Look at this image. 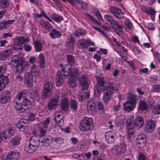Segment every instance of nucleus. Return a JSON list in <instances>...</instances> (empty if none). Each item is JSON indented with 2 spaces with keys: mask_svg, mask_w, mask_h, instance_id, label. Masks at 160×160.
<instances>
[{
  "mask_svg": "<svg viewBox=\"0 0 160 160\" xmlns=\"http://www.w3.org/2000/svg\"><path fill=\"white\" fill-rule=\"evenodd\" d=\"M77 78L74 76H70L68 78V83L70 87L73 88L77 85Z\"/></svg>",
  "mask_w": 160,
  "mask_h": 160,
  "instance_id": "obj_29",
  "label": "nucleus"
},
{
  "mask_svg": "<svg viewBox=\"0 0 160 160\" xmlns=\"http://www.w3.org/2000/svg\"><path fill=\"white\" fill-rule=\"evenodd\" d=\"M87 18L88 19H90L92 20V21L95 22L98 24L100 25L101 24V23L97 20H96L92 16L89 14H87Z\"/></svg>",
  "mask_w": 160,
  "mask_h": 160,
  "instance_id": "obj_61",
  "label": "nucleus"
},
{
  "mask_svg": "<svg viewBox=\"0 0 160 160\" xmlns=\"http://www.w3.org/2000/svg\"><path fill=\"white\" fill-rule=\"evenodd\" d=\"M104 18L105 20L109 23L111 25L116 20L113 19V17L111 15L109 14L105 15Z\"/></svg>",
  "mask_w": 160,
  "mask_h": 160,
  "instance_id": "obj_43",
  "label": "nucleus"
},
{
  "mask_svg": "<svg viewBox=\"0 0 160 160\" xmlns=\"http://www.w3.org/2000/svg\"><path fill=\"white\" fill-rule=\"evenodd\" d=\"M7 65L6 64H3L0 66V75L3 74L6 70Z\"/></svg>",
  "mask_w": 160,
  "mask_h": 160,
  "instance_id": "obj_55",
  "label": "nucleus"
},
{
  "mask_svg": "<svg viewBox=\"0 0 160 160\" xmlns=\"http://www.w3.org/2000/svg\"><path fill=\"white\" fill-rule=\"evenodd\" d=\"M22 57H21L20 55H16L12 58V60L14 61L15 62L18 63L22 60Z\"/></svg>",
  "mask_w": 160,
  "mask_h": 160,
  "instance_id": "obj_48",
  "label": "nucleus"
},
{
  "mask_svg": "<svg viewBox=\"0 0 160 160\" xmlns=\"http://www.w3.org/2000/svg\"><path fill=\"white\" fill-rule=\"evenodd\" d=\"M156 127V122L151 119H149L147 122L144 130L147 133H151L154 131Z\"/></svg>",
  "mask_w": 160,
  "mask_h": 160,
  "instance_id": "obj_11",
  "label": "nucleus"
},
{
  "mask_svg": "<svg viewBox=\"0 0 160 160\" xmlns=\"http://www.w3.org/2000/svg\"><path fill=\"white\" fill-rule=\"evenodd\" d=\"M40 24L46 30H49L52 28L51 24L47 21H41Z\"/></svg>",
  "mask_w": 160,
  "mask_h": 160,
  "instance_id": "obj_41",
  "label": "nucleus"
},
{
  "mask_svg": "<svg viewBox=\"0 0 160 160\" xmlns=\"http://www.w3.org/2000/svg\"><path fill=\"white\" fill-rule=\"evenodd\" d=\"M103 90L95 87L94 89V94L95 97H98L101 95Z\"/></svg>",
  "mask_w": 160,
  "mask_h": 160,
  "instance_id": "obj_49",
  "label": "nucleus"
},
{
  "mask_svg": "<svg viewBox=\"0 0 160 160\" xmlns=\"http://www.w3.org/2000/svg\"><path fill=\"white\" fill-rule=\"evenodd\" d=\"M144 124V120L142 117L141 116L137 117L134 120L133 124L134 127L140 128H141Z\"/></svg>",
  "mask_w": 160,
  "mask_h": 160,
  "instance_id": "obj_19",
  "label": "nucleus"
},
{
  "mask_svg": "<svg viewBox=\"0 0 160 160\" xmlns=\"http://www.w3.org/2000/svg\"><path fill=\"white\" fill-rule=\"evenodd\" d=\"M135 105L134 104L127 101L124 103L123 107L125 111L129 112L133 109Z\"/></svg>",
  "mask_w": 160,
  "mask_h": 160,
  "instance_id": "obj_30",
  "label": "nucleus"
},
{
  "mask_svg": "<svg viewBox=\"0 0 160 160\" xmlns=\"http://www.w3.org/2000/svg\"><path fill=\"white\" fill-rule=\"evenodd\" d=\"M118 88L115 87V84L113 82L108 83L107 85L104 87L103 91L108 92L113 94L114 91H117Z\"/></svg>",
  "mask_w": 160,
  "mask_h": 160,
  "instance_id": "obj_17",
  "label": "nucleus"
},
{
  "mask_svg": "<svg viewBox=\"0 0 160 160\" xmlns=\"http://www.w3.org/2000/svg\"><path fill=\"white\" fill-rule=\"evenodd\" d=\"M27 94L21 92L17 95L14 100V108L19 116L24 117L26 115V111L28 110L32 104V102L26 98Z\"/></svg>",
  "mask_w": 160,
  "mask_h": 160,
  "instance_id": "obj_1",
  "label": "nucleus"
},
{
  "mask_svg": "<svg viewBox=\"0 0 160 160\" xmlns=\"http://www.w3.org/2000/svg\"><path fill=\"white\" fill-rule=\"evenodd\" d=\"M20 139L18 137H15L12 139V144L13 145H17L19 143Z\"/></svg>",
  "mask_w": 160,
  "mask_h": 160,
  "instance_id": "obj_50",
  "label": "nucleus"
},
{
  "mask_svg": "<svg viewBox=\"0 0 160 160\" xmlns=\"http://www.w3.org/2000/svg\"><path fill=\"white\" fill-rule=\"evenodd\" d=\"M105 83V82L104 79L99 77L97 79V83L95 87L103 90Z\"/></svg>",
  "mask_w": 160,
  "mask_h": 160,
  "instance_id": "obj_34",
  "label": "nucleus"
},
{
  "mask_svg": "<svg viewBox=\"0 0 160 160\" xmlns=\"http://www.w3.org/2000/svg\"><path fill=\"white\" fill-rule=\"evenodd\" d=\"M110 12L118 19H121L124 17L123 13L122 11L117 8L111 7L110 9Z\"/></svg>",
  "mask_w": 160,
  "mask_h": 160,
  "instance_id": "obj_14",
  "label": "nucleus"
},
{
  "mask_svg": "<svg viewBox=\"0 0 160 160\" xmlns=\"http://www.w3.org/2000/svg\"><path fill=\"white\" fill-rule=\"evenodd\" d=\"M92 119L88 117H83L81 121L79 128L83 132H87L91 130L92 128Z\"/></svg>",
  "mask_w": 160,
  "mask_h": 160,
  "instance_id": "obj_5",
  "label": "nucleus"
},
{
  "mask_svg": "<svg viewBox=\"0 0 160 160\" xmlns=\"http://www.w3.org/2000/svg\"><path fill=\"white\" fill-rule=\"evenodd\" d=\"M61 108L63 111H67L68 110L69 106V103L68 99L64 98L61 100V103L60 105Z\"/></svg>",
  "mask_w": 160,
  "mask_h": 160,
  "instance_id": "obj_24",
  "label": "nucleus"
},
{
  "mask_svg": "<svg viewBox=\"0 0 160 160\" xmlns=\"http://www.w3.org/2000/svg\"><path fill=\"white\" fill-rule=\"evenodd\" d=\"M87 40L86 39H81L78 40V45L79 48L82 49L87 48L88 45L87 43Z\"/></svg>",
  "mask_w": 160,
  "mask_h": 160,
  "instance_id": "obj_35",
  "label": "nucleus"
},
{
  "mask_svg": "<svg viewBox=\"0 0 160 160\" xmlns=\"http://www.w3.org/2000/svg\"><path fill=\"white\" fill-rule=\"evenodd\" d=\"M22 68L21 65H18L15 68V75H20L23 72Z\"/></svg>",
  "mask_w": 160,
  "mask_h": 160,
  "instance_id": "obj_54",
  "label": "nucleus"
},
{
  "mask_svg": "<svg viewBox=\"0 0 160 160\" xmlns=\"http://www.w3.org/2000/svg\"><path fill=\"white\" fill-rule=\"evenodd\" d=\"M31 74L28 72H26L25 74L24 79L27 85L32 87L33 84L32 76L34 77L39 76L41 74V72L40 70L37 68L35 64H33L31 67Z\"/></svg>",
  "mask_w": 160,
  "mask_h": 160,
  "instance_id": "obj_4",
  "label": "nucleus"
},
{
  "mask_svg": "<svg viewBox=\"0 0 160 160\" xmlns=\"http://www.w3.org/2000/svg\"><path fill=\"white\" fill-rule=\"evenodd\" d=\"M64 117L63 113L62 112L57 111L55 114L54 120L56 124L59 127H62L64 123Z\"/></svg>",
  "mask_w": 160,
  "mask_h": 160,
  "instance_id": "obj_9",
  "label": "nucleus"
},
{
  "mask_svg": "<svg viewBox=\"0 0 160 160\" xmlns=\"http://www.w3.org/2000/svg\"><path fill=\"white\" fill-rule=\"evenodd\" d=\"M49 35L53 39H55L56 38H59L62 36L61 32L55 29H53L49 33Z\"/></svg>",
  "mask_w": 160,
  "mask_h": 160,
  "instance_id": "obj_27",
  "label": "nucleus"
},
{
  "mask_svg": "<svg viewBox=\"0 0 160 160\" xmlns=\"http://www.w3.org/2000/svg\"><path fill=\"white\" fill-rule=\"evenodd\" d=\"M148 105L146 102L143 100H140L138 103V109L144 111L147 110Z\"/></svg>",
  "mask_w": 160,
  "mask_h": 160,
  "instance_id": "obj_33",
  "label": "nucleus"
},
{
  "mask_svg": "<svg viewBox=\"0 0 160 160\" xmlns=\"http://www.w3.org/2000/svg\"><path fill=\"white\" fill-rule=\"evenodd\" d=\"M152 90L157 93L160 92V84H156L152 86Z\"/></svg>",
  "mask_w": 160,
  "mask_h": 160,
  "instance_id": "obj_52",
  "label": "nucleus"
},
{
  "mask_svg": "<svg viewBox=\"0 0 160 160\" xmlns=\"http://www.w3.org/2000/svg\"><path fill=\"white\" fill-rule=\"evenodd\" d=\"M11 98L10 92L9 91H3L0 93V103L5 104L10 101Z\"/></svg>",
  "mask_w": 160,
  "mask_h": 160,
  "instance_id": "obj_8",
  "label": "nucleus"
},
{
  "mask_svg": "<svg viewBox=\"0 0 160 160\" xmlns=\"http://www.w3.org/2000/svg\"><path fill=\"white\" fill-rule=\"evenodd\" d=\"M60 66L62 68V71L57 72L56 78V83L57 86H60L64 82L63 78H67L69 75L70 76H74L77 78L78 76L79 72V70L76 68H68V65L66 64L64 66L61 64Z\"/></svg>",
  "mask_w": 160,
  "mask_h": 160,
  "instance_id": "obj_2",
  "label": "nucleus"
},
{
  "mask_svg": "<svg viewBox=\"0 0 160 160\" xmlns=\"http://www.w3.org/2000/svg\"><path fill=\"white\" fill-rule=\"evenodd\" d=\"M126 131L128 135H132L134 134V131L133 130L134 126L131 122L128 121L126 125Z\"/></svg>",
  "mask_w": 160,
  "mask_h": 160,
  "instance_id": "obj_25",
  "label": "nucleus"
},
{
  "mask_svg": "<svg viewBox=\"0 0 160 160\" xmlns=\"http://www.w3.org/2000/svg\"><path fill=\"white\" fill-rule=\"evenodd\" d=\"M112 28L115 32L118 35H119L123 31V25L120 23L119 21L116 20L112 25Z\"/></svg>",
  "mask_w": 160,
  "mask_h": 160,
  "instance_id": "obj_15",
  "label": "nucleus"
},
{
  "mask_svg": "<svg viewBox=\"0 0 160 160\" xmlns=\"http://www.w3.org/2000/svg\"><path fill=\"white\" fill-rule=\"evenodd\" d=\"M70 108L72 111H77L78 108V103L76 100L71 99L70 102Z\"/></svg>",
  "mask_w": 160,
  "mask_h": 160,
  "instance_id": "obj_38",
  "label": "nucleus"
},
{
  "mask_svg": "<svg viewBox=\"0 0 160 160\" xmlns=\"http://www.w3.org/2000/svg\"><path fill=\"white\" fill-rule=\"evenodd\" d=\"M105 138L107 141L109 143H112L115 142L114 136L111 131H108L106 133Z\"/></svg>",
  "mask_w": 160,
  "mask_h": 160,
  "instance_id": "obj_21",
  "label": "nucleus"
},
{
  "mask_svg": "<svg viewBox=\"0 0 160 160\" xmlns=\"http://www.w3.org/2000/svg\"><path fill=\"white\" fill-rule=\"evenodd\" d=\"M52 18L56 22H60L62 20V17L56 14H53Z\"/></svg>",
  "mask_w": 160,
  "mask_h": 160,
  "instance_id": "obj_46",
  "label": "nucleus"
},
{
  "mask_svg": "<svg viewBox=\"0 0 160 160\" xmlns=\"http://www.w3.org/2000/svg\"><path fill=\"white\" fill-rule=\"evenodd\" d=\"M20 155V153L17 150L10 151L8 152L7 160H18Z\"/></svg>",
  "mask_w": 160,
  "mask_h": 160,
  "instance_id": "obj_13",
  "label": "nucleus"
},
{
  "mask_svg": "<svg viewBox=\"0 0 160 160\" xmlns=\"http://www.w3.org/2000/svg\"><path fill=\"white\" fill-rule=\"evenodd\" d=\"M9 5L8 0H0V6L2 8L8 7Z\"/></svg>",
  "mask_w": 160,
  "mask_h": 160,
  "instance_id": "obj_47",
  "label": "nucleus"
},
{
  "mask_svg": "<svg viewBox=\"0 0 160 160\" xmlns=\"http://www.w3.org/2000/svg\"><path fill=\"white\" fill-rule=\"evenodd\" d=\"M74 38L71 35L69 38H67L66 42L67 48L70 50H73L74 49Z\"/></svg>",
  "mask_w": 160,
  "mask_h": 160,
  "instance_id": "obj_20",
  "label": "nucleus"
},
{
  "mask_svg": "<svg viewBox=\"0 0 160 160\" xmlns=\"http://www.w3.org/2000/svg\"><path fill=\"white\" fill-rule=\"evenodd\" d=\"M50 121L51 118L48 117L43 122L40 124L39 131L41 135L38 138V142L40 147L43 145L47 146L49 145V139L44 135L46 133L48 125Z\"/></svg>",
  "mask_w": 160,
  "mask_h": 160,
  "instance_id": "obj_3",
  "label": "nucleus"
},
{
  "mask_svg": "<svg viewBox=\"0 0 160 160\" xmlns=\"http://www.w3.org/2000/svg\"><path fill=\"white\" fill-rule=\"evenodd\" d=\"M152 112L155 115L160 114V104H158L154 107Z\"/></svg>",
  "mask_w": 160,
  "mask_h": 160,
  "instance_id": "obj_45",
  "label": "nucleus"
},
{
  "mask_svg": "<svg viewBox=\"0 0 160 160\" xmlns=\"http://www.w3.org/2000/svg\"><path fill=\"white\" fill-rule=\"evenodd\" d=\"M39 67L40 68H45V59L44 55L42 53H40L38 56Z\"/></svg>",
  "mask_w": 160,
  "mask_h": 160,
  "instance_id": "obj_32",
  "label": "nucleus"
},
{
  "mask_svg": "<svg viewBox=\"0 0 160 160\" xmlns=\"http://www.w3.org/2000/svg\"><path fill=\"white\" fill-rule=\"evenodd\" d=\"M14 133V131L13 129L11 128H9L8 130L0 133V138L3 141H6L7 139L12 136Z\"/></svg>",
  "mask_w": 160,
  "mask_h": 160,
  "instance_id": "obj_10",
  "label": "nucleus"
},
{
  "mask_svg": "<svg viewBox=\"0 0 160 160\" xmlns=\"http://www.w3.org/2000/svg\"><path fill=\"white\" fill-rule=\"evenodd\" d=\"M87 94L85 93L81 92L79 94L78 98L81 101H82L86 98H87Z\"/></svg>",
  "mask_w": 160,
  "mask_h": 160,
  "instance_id": "obj_56",
  "label": "nucleus"
},
{
  "mask_svg": "<svg viewBox=\"0 0 160 160\" xmlns=\"http://www.w3.org/2000/svg\"><path fill=\"white\" fill-rule=\"evenodd\" d=\"M28 118L29 121H34L35 118V114L31 112L30 113L28 116Z\"/></svg>",
  "mask_w": 160,
  "mask_h": 160,
  "instance_id": "obj_59",
  "label": "nucleus"
},
{
  "mask_svg": "<svg viewBox=\"0 0 160 160\" xmlns=\"http://www.w3.org/2000/svg\"><path fill=\"white\" fill-rule=\"evenodd\" d=\"M14 49L16 51L22 49L21 45L18 44L17 42L16 43V44H15L13 46Z\"/></svg>",
  "mask_w": 160,
  "mask_h": 160,
  "instance_id": "obj_64",
  "label": "nucleus"
},
{
  "mask_svg": "<svg viewBox=\"0 0 160 160\" xmlns=\"http://www.w3.org/2000/svg\"><path fill=\"white\" fill-rule=\"evenodd\" d=\"M28 39L24 37H19L17 39V43L21 45H22L24 43L28 42Z\"/></svg>",
  "mask_w": 160,
  "mask_h": 160,
  "instance_id": "obj_44",
  "label": "nucleus"
},
{
  "mask_svg": "<svg viewBox=\"0 0 160 160\" xmlns=\"http://www.w3.org/2000/svg\"><path fill=\"white\" fill-rule=\"evenodd\" d=\"M12 52L11 49H7L0 53V60H3L6 59Z\"/></svg>",
  "mask_w": 160,
  "mask_h": 160,
  "instance_id": "obj_28",
  "label": "nucleus"
},
{
  "mask_svg": "<svg viewBox=\"0 0 160 160\" xmlns=\"http://www.w3.org/2000/svg\"><path fill=\"white\" fill-rule=\"evenodd\" d=\"M97 106L98 109L102 111H103L104 110V107L102 103L100 102H98Z\"/></svg>",
  "mask_w": 160,
  "mask_h": 160,
  "instance_id": "obj_60",
  "label": "nucleus"
},
{
  "mask_svg": "<svg viewBox=\"0 0 160 160\" xmlns=\"http://www.w3.org/2000/svg\"><path fill=\"white\" fill-rule=\"evenodd\" d=\"M9 79L8 77L3 74L0 75V87L2 89H4L8 82Z\"/></svg>",
  "mask_w": 160,
  "mask_h": 160,
  "instance_id": "obj_22",
  "label": "nucleus"
},
{
  "mask_svg": "<svg viewBox=\"0 0 160 160\" xmlns=\"http://www.w3.org/2000/svg\"><path fill=\"white\" fill-rule=\"evenodd\" d=\"M95 101L94 100H90L87 105V110L88 112L91 115H95L97 112V109Z\"/></svg>",
  "mask_w": 160,
  "mask_h": 160,
  "instance_id": "obj_12",
  "label": "nucleus"
},
{
  "mask_svg": "<svg viewBox=\"0 0 160 160\" xmlns=\"http://www.w3.org/2000/svg\"><path fill=\"white\" fill-rule=\"evenodd\" d=\"M126 146L124 143L121 144L120 146H116L113 150L115 151V154L120 156L124 153L126 150Z\"/></svg>",
  "mask_w": 160,
  "mask_h": 160,
  "instance_id": "obj_18",
  "label": "nucleus"
},
{
  "mask_svg": "<svg viewBox=\"0 0 160 160\" xmlns=\"http://www.w3.org/2000/svg\"><path fill=\"white\" fill-rule=\"evenodd\" d=\"M22 122V121L18 122L17 124V127L19 129L20 131L23 132L24 130L25 126L23 124V123H21Z\"/></svg>",
  "mask_w": 160,
  "mask_h": 160,
  "instance_id": "obj_51",
  "label": "nucleus"
},
{
  "mask_svg": "<svg viewBox=\"0 0 160 160\" xmlns=\"http://www.w3.org/2000/svg\"><path fill=\"white\" fill-rule=\"evenodd\" d=\"M59 99L58 98H53L49 102L48 107L50 109L56 108L58 105Z\"/></svg>",
  "mask_w": 160,
  "mask_h": 160,
  "instance_id": "obj_23",
  "label": "nucleus"
},
{
  "mask_svg": "<svg viewBox=\"0 0 160 160\" xmlns=\"http://www.w3.org/2000/svg\"><path fill=\"white\" fill-rule=\"evenodd\" d=\"M146 142V136L143 133L140 134L137 136L136 139V143L140 145L141 147L145 146Z\"/></svg>",
  "mask_w": 160,
  "mask_h": 160,
  "instance_id": "obj_16",
  "label": "nucleus"
},
{
  "mask_svg": "<svg viewBox=\"0 0 160 160\" xmlns=\"http://www.w3.org/2000/svg\"><path fill=\"white\" fill-rule=\"evenodd\" d=\"M113 94L104 91L103 93L102 99L105 103H108V101L110 100L113 97Z\"/></svg>",
  "mask_w": 160,
  "mask_h": 160,
  "instance_id": "obj_37",
  "label": "nucleus"
},
{
  "mask_svg": "<svg viewBox=\"0 0 160 160\" xmlns=\"http://www.w3.org/2000/svg\"><path fill=\"white\" fill-rule=\"evenodd\" d=\"M29 144L38 148L40 145L38 142V138L36 136L32 137L30 139Z\"/></svg>",
  "mask_w": 160,
  "mask_h": 160,
  "instance_id": "obj_31",
  "label": "nucleus"
},
{
  "mask_svg": "<svg viewBox=\"0 0 160 160\" xmlns=\"http://www.w3.org/2000/svg\"><path fill=\"white\" fill-rule=\"evenodd\" d=\"M99 52H100V51H97V53L94 54L93 56V58L96 59L98 62L99 61L101 58V55Z\"/></svg>",
  "mask_w": 160,
  "mask_h": 160,
  "instance_id": "obj_58",
  "label": "nucleus"
},
{
  "mask_svg": "<svg viewBox=\"0 0 160 160\" xmlns=\"http://www.w3.org/2000/svg\"><path fill=\"white\" fill-rule=\"evenodd\" d=\"M92 26L94 29H95L98 31L103 36L106 37V35L105 33L100 29L98 28H97L94 26Z\"/></svg>",
  "mask_w": 160,
  "mask_h": 160,
  "instance_id": "obj_62",
  "label": "nucleus"
},
{
  "mask_svg": "<svg viewBox=\"0 0 160 160\" xmlns=\"http://www.w3.org/2000/svg\"><path fill=\"white\" fill-rule=\"evenodd\" d=\"M78 7H80L82 9L85 11L88 10V5L85 3L82 2L80 5H78Z\"/></svg>",
  "mask_w": 160,
  "mask_h": 160,
  "instance_id": "obj_57",
  "label": "nucleus"
},
{
  "mask_svg": "<svg viewBox=\"0 0 160 160\" xmlns=\"http://www.w3.org/2000/svg\"><path fill=\"white\" fill-rule=\"evenodd\" d=\"M67 59L68 64L71 66H74L75 63L74 58L71 55H68L66 56Z\"/></svg>",
  "mask_w": 160,
  "mask_h": 160,
  "instance_id": "obj_42",
  "label": "nucleus"
},
{
  "mask_svg": "<svg viewBox=\"0 0 160 160\" xmlns=\"http://www.w3.org/2000/svg\"><path fill=\"white\" fill-rule=\"evenodd\" d=\"M128 102L134 104L136 105L137 98L135 94L130 93L128 94V96L127 98Z\"/></svg>",
  "mask_w": 160,
  "mask_h": 160,
  "instance_id": "obj_36",
  "label": "nucleus"
},
{
  "mask_svg": "<svg viewBox=\"0 0 160 160\" xmlns=\"http://www.w3.org/2000/svg\"><path fill=\"white\" fill-rule=\"evenodd\" d=\"M138 160H147V158L143 154L140 153L138 155Z\"/></svg>",
  "mask_w": 160,
  "mask_h": 160,
  "instance_id": "obj_63",
  "label": "nucleus"
},
{
  "mask_svg": "<svg viewBox=\"0 0 160 160\" xmlns=\"http://www.w3.org/2000/svg\"><path fill=\"white\" fill-rule=\"evenodd\" d=\"M53 86V83L51 81H46L44 82L42 94V98H45L49 95L52 90Z\"/></svg>",
  "mask_w": 160,
  "mask_h": 160,
  "instance_id": "obj_6",
  "label": "nucleus"
},
{
  "mask_svg": "<svg viewBox=\"0 0 160 160\" xmlns=\"http://www.w3.org/2000/svg\"><path fill=\"white\" fill-rule=\"evenodd\" d=\"M34 47L35 50L37 52H40L41 51L42 49V46L41 42L38 40L34 41Z\"/></svg>",
  "mask_w": 160,
  "mask_h": 160,
  "instance_id": "obj_40",
  "label": "nucleus"
},
{
  "mask_svg": "<svg viewBox=\"0 0 160 160\" xmlns=\"http://www.w3.org/2000/svg\"><path fill=\"white\" fill-rule=\"evenodd\" d=\"M79 84L82 89L83 90L87 89L89 86L87 76L84 74L81 75L78 78Z\"/></svg>",
  "mask_w": 160,
  "mask_h": 160,
  "instance_id": "obj_7",
  "label": "nucleus"
},
{
  "mask_svg": "<svg viewBox=\"0 0 160 160\" xmlns=\"http://www.w3.org/2000/svg\"><path fill=\"white\" fill-rule=\"evenodd\" d=\"M125 25L126 27L128 29H131L132 27V23L128 19H127L124 21Z\"/></svg>",
  "mask_w": 160,
  "mask_h": 160,
  "instance_id": "obj_53",
  "label": "nucleus"
},
{
  "mask_svg": "<svg viewBox=\"0 0 160 160\" xmlns=\"http://www.w3.org/2000/svg\"><path fill=\"white\" fill-rule=\"evenodd\" d=\"M24 149L25 150L28 152L31 153L35 151L37 148L28 143L26 145Z\"/></svg>",
  "mask_w": 160,
  "mask_h": 160,
  "instance_id": "obj_39",
  "label": "nucleus"
},
{
  "mask_svg": "<svg viewBox=\"0 0 160 160\" xmlns=\"http://www.w3.org/2000/svg\"><path fill=\"white\" fill-rule=\"evenodd\" d=\"M15 21L14 19L10 20H2L0 22V29H3L6 28L8 26V24H12Z\"/></svg>",
  "mask_w": 160,
  "mask_h": 160,
  "instance_id": "obj_26",
  "label": "nucleus"
}]
</instances>
